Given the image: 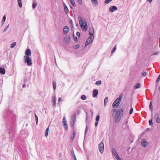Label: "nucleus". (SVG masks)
Listing matches in <instances>:
<instances>
[{"label": "nucleus", "instance_id": "1", "mask_svg": "<svg viewBox=\"0 0 160 160\" xmlns=\"http://www.w3.org/2000/svg\"><path fill=\"white\" fill-rule=\"evenodd\" d=\"M78 19L80 26L82 30L86 31L88 29V26L85 20L80 16L78 17Z\"/></svg>", "mask_w": 160, "mask_h": 160}, {"label": "nucleus", "instance_id": "2", "mask_svg": "<svg viewBox=\"0 0 160 160\" xmlns=\"http://www.w3.org/2000/svg\"><path fill=\"white\" fill-rule=\"evenodd\" d=\"M122 95L121 94L119 95V97L112 104V107L114 108L117 107L120 103L122 98Z\"/></svg>", "mask_w": 160, "mask_h": 160}, {"label": "nucleus", "instance_id": "3", "mask_svg": "<svg viewBox=\"0 0 160 160\" xmlns=\"http://www.w3.org/2000/svg\"><path fill=\"white\" fill-rule=\"evenodd\" d=\"M24 62L27 63L28 65L30 66L32 65V60L29 57L26 56H24Z\"/></svg>", "mask_w": 160, "mask_h": 160}, {"label": "nucleus", "instance_id": "4", "mask_svg": "<svg viewBox=\"0 0 160 160\" xmlns=\"http://www.w3.org/2000/svg\"><path fill=\"white\" fill-rule=\"evenodd\" d=\"M152 119H155L156 122L158 123H160V117L159 114L157 113H155L153 115H152Z\"/></svg>", "mask_w": 160, "mask_h": 160}, {"label": "nucleus", "instance_id": "5", "mask_svg": "<svg viewBox=\"0 0 160 160\" xmlns=\"http://www.w3.org/2000/svg\"><path fill=\"white\" fill-rule=\"evenodd\" d=\"M94 39V36H89L87 40L86 43L85 47H86L89 44L91 43Z\"/></svg>", "mask_w": 160, "mask_h": 160}, {"label": "nucleus", "instance_id": "6", "mask_svg": "<svg viewBox=\"0 0 160 160\" xmlns=\"http://www.w3.org/2000/svg\"><path fill=\"white\" fill-rule=\"evenodd\" d=\"M63 126L64 127L65 130H67L68 128V126L67 124V121H66L65 117H64L62 121Z\"/></svg>", "mask_w": 160, "mask_h": 160}, {"label": "nucleus", "instance_id": "7", "mask_svg": "<svg viewBox=\"0 0 160 160\" xmlns=\"http://www.w3.org/2000/svg\"><path fill=\"white\" fill-rule=\"evenodd\" d=\"M112 152L113 155L115 156V157L118 160H122L119 157L118 153L114 149H112Z\"/></svg>", "mask_w": 160, "mask_h": 160}, {"label": "nucleus", "instance_id": "8", "mask_svg": "<svg viewBox=\"0 0 160 160\" xmlns=\"http://www.w3.org/2000/svg\"><path fill=\"white\" fill-rule=\"evenodd\" d=\"M99 152L101 153H102L103 152L104 148V145L103 142H101L99 144Z\"/></svg>", "mask_w": 160, "mask_h": 160}, {"label": "nucleus", "instance_id": "9", "mask_svg": "<svg viewBox=\"0 0 160 160\" xmlns=\"http://www.w3.org/2000/svg\"><path fill=\"white\" fill-rule=\"evenodd\" d=\"M94 29L92 27L90 28L89 30V36H94Z\"/></svg>", "mask_w": 160, "mask_h": 160}, {"label": "nucleus", "instance_id": "10", "mask_svg": "<svg viewBox=\"0 0 160 160\" xmlns=\"http://www.w3.org/2000/svg\"><path fill=\"white\" fill-rule=\"evenodd\" d=\"M142 145L144 147H146L148 144V142L145 139H143L141 140Z\"/></svg>", "mask_w": 160, "mask_h": 160}, {"label": "nucleus", "instance_id": "11", "mask_svg": "<svg viewBox=\"0 0 160 160\" xmlns=\"http://www.w3.org/2000/svg\"><path fill=\"white\" fill-rule=\"evenodd\" d=\"M117 8L115 6H111L109 8V11L110 12H112L114 11L117 10Z\"/></svg>", "mask_w": 160, "mask_h": 160}, {"label": "nucleus", "instance_id": "12", "mask_svg": "<svg viewBox=\"0 0 160 160\" xmlns=\"http://www.w3.org/2000/svg\"><path fill=\"white\" fill-rule=\"evenodd\" d=\"M121 119V116L117 115H115V122L116 123H118Z\"/></svg>", "mask_w": 160, "mask_h": 160}, {"label": "nucleus", "instance_id": "13", "mask_svg": "<svg viewBox=\"0 0 160 160\" xmlns=\"http://www.w3.org/2000/svg\"><path fill=\"white\" fill-rule=\"evenodd\" d=\"M69 31L68 28L67 26H65L63 29V32L64 34H66Z\"/></svg>", "mask_w": 160, "mask_h": 160}, {"label": "nucleus", "instance_id": "14", "mask_svg": "<svg viewBox=\"0 0 160 160\" xmlns=\"http://www.w3.org/2000/svg\"><path fill=\"white\" fill-rule=\"evenodd\" d=\"M25 53L26 55V56L27 57H29L31 55V52L30 49H29L26 50L25 51Z\"/></svg>", "mask_w": 160, "mask_h": 160}, {"label": "nucleus", "instance_id": "15", "mask_svg": "<svg viewBox=\"0 0 160 160\" xmlns=\"http://www.w3.org/2000/svg\"><path fill=\"white\" fill-rule=\"evenodd\" d=\"M92 96L93 97H95L98 94V91L97 89H94L93 91Z\"/></svg>", "mask_w": 160, "mask_h": 160}, {"label": "nucleus", "instance_id": "16", "mask_svg": "<svg viewBox=\"0 0 160 160\" xmlns=\"http://www.w3.org/2000/svg\"><path fill=\"white\" fill-rule=\"evenodd\" d=\"M5 69L2 68H0V73L4 74L5 73Z\"/></svg>", "mask_w": 160, "mask_h": 160}, {"label": "nucleus", "instance_id": "17", "mask_svg": "<svg viewBox=\"0 0 160 160\" xmlns=\"http://www.w3.org/2000/svg\"><path fill=\"white\" fill-rule=\"evenodd\" d=\"M63 6L64 8V11L65 13L67 14L68 13V10L67 7L66 5L64 3H63Z\"/></svg>", "mask_w": 160, "mask_h": 160}, {"label": "nucleus", "instance_id": "18", "mask_svg": "<svg viewBox=\"0 0 160 160\" xmlns=\"http://www.w3.org/2000/svg\"><path fill=\"white\" fill-rule=\"evenodd\" d=\"M123 111L122 110H121V111H117L116 112V115H119V116H120L121 117L123 114Z\"/></svg>", "mask_w": 160, "mask_h": 160}, {"label": "nucleus", "instance_id": "19", "mask_svg": "<svg viewBox=\"0 0 160 160\" xmlns=\"http://www.w3.org/2000/svg\"><path fill=\"white\" fill-rule=\"evenodd\" d=\"M75 118H74L71 121L70 123V125L72 127H73L75 124Z\"/></svg>", "mask_w": 160, "mask_h": 160}, {"label": "nucleus", "instance_id": "20", "mask_svg": "<svg viewBox=\"0 0 160 160\" xmlns=\"http://www.w3.org/2000/svg\"><path fill=\"white\" fill-rule=\"evenodd\" d=\"M140 87V84L139 83H137L135 84L134 87V88L135 89L139 88Z\"/></svg>", "mask_w": 160, "mask_h": 160}, {"label": "nucleus", "instance_id": "21", "mask_svg": "<svg viewBox=\"0 0 160 160\" xmlns=\"http://www.w3.org/2000/svg\"><path fill=\"white\" fill-rule=\"evenodd\" d=\"M70 37L69 36H66V37H65V38H64V40H65L68 42H69V41H70Z\"/></svg>", "mask_w": 160, "mask_h": 160}, {"label": "nucleus", "instance_id": "22", "mask_svg": "<svg viewBox=\"0 0 160 160\" xmlns=\"http://www.w3.org/2000/svg\"><path fill=\"white\" fill-rule=\"evenodd\" d=\"M71 3L74 7H75L76 6L74 0H69Z\"/></svg>", "mask_w": 160, "mask_h": 160}, {"label": "nucleus", "instance_id": "23", "mask_svg": "<svg viewBox=\"0 0 160 160\" xmlns=\"http://www.w3.org/2000/svg\"><path fill=\"white\" fill-rule=\"evenodd\" d=\"M18 4L19 7L21 8L22 7V0H18Z\"/></svg>", "mask_w": 160, "mask_h": 160}, {"label": "nucleus", "instance_id": "24", "mask_svg": "<svg viewBox=\"0 0 160 160\" xmlns=\"http://www.w3.org/2000/svg\"><path fill=\"white\" fill-rule=\"evenodd\" d=\"M108 98L107 97L105 98V99L104 100V105L105 106H106V105L107 103L108 102Z\"/></svg>", "mask_w": 160, "mask_h": 160}, {"label": "nucleus", "instance_id": "25", "mask_svg": "<svg viewBox=\"0 0 160 160\" xmlns=\"http://www.w3.org/2000/svg\"><path fill=\"white\" fill-rule=\"evenodd\" d=\"M92 3L95 5H98V3L97 0H92Z\"/></svg>", "mask_w": 160, "mask_h": 160}, {"label": "nucleus", "instance_id": "26", "mask_svg": "<svg viewBox=\"0 0 160 160\" xmlns=\"http://www.w3.org/2000/svg\"><path fill=\"white\" fill-rule=\"evenodd\" d=\"M16 44V43L15 42H12L10 48H13L15 46Z\"/></svg>", "mask_w": 160, "mask_h": 160}, {"label": "nucleus", "instance_id": "27", "mask_svg": "<svg viewBox=\"0 0 160 160\" xmlns=\"http://www.w3.org/2000/svg\"><path fill=\"white\" fill-rule=\"evenodd\" d=\"M56 97L55 96H54V97L53 99V106L54 107L56 105Z\"/></svg>", "mask_w": 160, "mask_h": 160}, {"label": "nucleus", "instance_id": "28", "mask_svg": "<svg viewBox=\"0 0 160 160\" xmlns=\"http://www.w3.org/2000/svg\"><path fill=\"white\" fill-rule=\"evenodd\" d=\"M116 49V45H115V47L113 48L112 49V52H111L112 53H111V55H112V53L115 52Z\"/></svg>", "mask_w": 160, "mask_h": 160}, {"label": "nucleus", "instance_id": "29", "mask_svg": "<svg viewBox=\"0 0 160 160\" xmlns=\"http://www.w3.org/2000/svg\"><path fill=\"white\" fill-rule=\"evenodd\" d=\"M53 87L54 89H55L56 87V82L53 81Z\"/></svg>", "mask_w": 160, "mask_h": 160}, {"label": "nucleus", "instance_id": "30", "mask_svg": "<svg viewBox=\"0 0 160 160\" xmlns=\"http://www.w3.org/2000/svg\"><path fill=\"white\" fill-rule=\"evenodd\" d=\"M81 98L82 100H84L86 99V97L85 95H82L81 96Z\"/></svg>", "mask_w": 160, "mask_h": 160}, {"label": "nucleus", "instance_id": "31", "mask_svg": "<svg viewBox=\"0 0 160 160\" xmlns=\"http://www.w3.org/2000/svg\"><path fill=\"white\" fill-rule=\"evenodd\" d=\"M100 115H98L95 118V120H96V121H97V122L99 121V119H100Z\"/></svg>", "mask_w": 160, "mask_h": 160}, {"label": "nucleus", "instance_id": "32", "mask_svg": "<svg viewBox=\"0 0 160 160\" xmlns=\"http://www.w3.org/2000/svg\"><path fill=\"white\" fill-rule=\"evenodd\" d=\"M48 131H49V128H48L46 129V132H45V135L46 137H47L48 135Z\"/></svg>", "mask_w": 160, "mask_h": 160}, {"label": "nucleus", "instance_id": "33", "mask_svg": "<svg viewBox=\"0 0 160 160\" xmlns=\"http://www.w3.org/2000/svg\"><path fill=\"white\" fill-rule=\"evenodd\" d=\"M35 119H36V124L37 125H38V116L36 114H35Z\"/></svg>", "mask_w": 160, "mask_h": 160}, {"label": "nucleus", "instance_id": "34", "mask_svg": "<svg viewBox=\"0 0 160 160\" xmlns=\"http://www.w3.org/2000/svg\"><path fill=\"white\" fill-rule=\"evenodd\" d=\"M96 84L98 85H100L101 84V81H98L96 82Z\"/></svg>", "mask_w": 160, "mask_h": 160}, {"label": "nucleus", "instance_id": "35", "mask_svg": "<svg viewBox=\"0 0 160 160\" xmlns=\"http://www.w3.org/2000/svg\"><path fill=\"white\" fill-rule=\"evenodd\" d=\"M9 24H8V25L5 28H4V30H3V32H5L8 29V28H9Z\"/></svg>", "mask_w": 160, "mask_h": 160}, {"label": "nucleus", "instance_id": "36", "mask_svg": "<svg viewBox=\"0 0 160 160\" xmlns=\"http://www.w3.org/2000/svg\"><path fill=\"white\" fill-rule=\"evenodd\" d=\"M149 108L150 109L151 111H152V104L151 102L150 103Z\"/></svg>", "mask_w": 160, "mask_h": 160}, {"label": "nucleus", "instance_id": "37", "mask_svg": "<svg viewBox=\"0 0 160 160\" xmlns=\"http://www.w3.org/2000/svg\"><path fill=\"white\" fill-rule=\"evenodd\" d=\"M160 79V75H159V76H158V78H157V80H156V84H157H157H158V83H157V82H158L159 80Z\"/></svg>", "mask_w": 160, "mask_h": 160}, {"label": "nucleus", "instance_id": "38", "mask_svg": "<svg viewBox=\"0 0 160 160\" xmlns=\"http://www.w3.org/2000/svg\"><path fill=\"white\" fill-rule=\"evenodd\" d=\"M37 3H33V4H32V8H35L37 6Z\"/></svg>", "mask_w": 160, "mask_h": 160}, {"label": "nucleus", "instance_id": "39", "mask_svg": "<svg viewBox=\"0 0 160 160\" xmlns=\"http://www.w3.org/2000/svg\"><path fill=\"white\" fill-rule=\"evenodd\" d=\"M112 0H105L104 1L105 3L108 4L110 3Z\"/></svg>", "mask_w": 160, "mask_h": 160}, {"label": "nucleus", "instance_id": "40", "mask_svg": "<svg viewBox=\"0 0 160 160\" xmlns=\"http://www.w3.org/2000/svg\"><path fill=\"white\" fill-rule=\"evenodd\" d=\"M149 123L150 125H152L153 124V123L152 122V119H150L149 121Z\"/></svg>", "mask_w": 160, "mask_h": 160}, {"label": "nucleus", "instance_id": "41", "mask_svg": "<svg viewBox=\"0 0 160 160\" xmlns=\"http://www.w3.org/2000/svg\"><path fill=\"white\" fill-rule=\"evenodd\" d=\"M80 47V45L79 44L75 45L74 46V48L75 49H78Z\"/></svg>", "mask_w": 160, "mask_h": 160}, {"label": "nucleus", "instance_id": "42", "mask_svg": "<svg viewBox=\"0 0 160 160\" xmlns=\"http://www.w3.org/2000/svg\"><path fill=\"white\" fill-rule=\"evenodd\" d=\"M133 111V109L132 107H131L129 112V114H132Z\"/></svg>", "mask_w": 160, "mask_h": 160}, {"label": "nucleus", "instance_id": "43", "mask_svg": "<svg viewBox=\"0 0 160 160\" xmlns=\"http://www.w3.org/2000/svg\"><path fill=\"white\" fill-rule=\"evenodd\" d=\"M159 53H160L158 51V52H156L154 53L153 54V55H158L159 54Z\"/></svg>", "mask_w": 160, "mask_h": 160}, {"label": "nucleus", "instance_id": "44", "mask_svg": "<svg viewBox=\"0 0 160 160\" xmlns=\"http://www.w3.org/2000/svg\"><path fill=\"white\" fill-rule=\"evenodd\" d=\"M148 74V73L146 72H143L142 73V75L143 76L145 77Z\"/></svg>", "mask_w": 160, "mask_h": 160}, {"label": "nucleus", "instance_id": "45", "mask_svg": "<svg viewBox=\"0 0 160 160\" xmlns=\"http://www.w3.org/2000/svg\"><path fill=\"white\" fill-rule=\"evenodd\" d=\"M6 19V16L5 15H4L3 17L2 20V21H3V22H4L5 21Z\"/></svg>", "mask_w": 160, "mask_h": 160}, {"label": "nucleus", "instance_id": "46", "mask_svg": "<svg viewBox=\"0 0 160 160\" xmlns=\"http://www.w3.org/2000/svg\"><path fill=\"white\" fill-rule=\"evenodd\" d=\"M88 131V128L87 127H86L85 130V135L86 134Z\"/></svg>", "mask_w": 160, "mask_h": 160}, {"label": "nucleus", "instance_id": "47", "mask_svg": "<svg viewBox=\"0 0 160 160\" xmlns=\"http://www.w3.org/2000/svg\"><path fill=\"white\" fill-rule=\"evenodd\" d=\"M76 34H77V35L78 37H80V34L79 32H77L76 33Z\"/></svg>", "mask_w": 160, "mask_h": 160}, {"label": "nucleus", "instance_id": "48", "mask_svg": "<svg viewBox=\"0 0 160 160\" xmlns=\"http://www.w3.org/2000/svg\"><path fill=\"white\" fill-rule=\"evenodd\" d=\"M78 1L80 4H82V0H78Z\"/></svg>", "mask_w": 160, "mask_h": 160}, {"label": "nucleus", "instance_id": "49", "mask_svg": "<svg viewBox=\"0 0 160 160\" xmlns=\"http://www.w3.org/2000/svg\"><path fill=\"white\" fill-rule=\"evenodd\" d=\"M70 23L71 24L72 26H73V23L72 20L71 19H70Z\"/></svg>", "mask_w": 160, "mask_h": 160}, {"label": "nucleus", "instance_id": "50", "mask_svg": "<svg viewBox=\"0 0 160 160\" xmlns=\"http://www.w3.org/2000/svg\"><path fill=\"white\" fill-rule=\"evenodd\" d=\"M98 122H97L96 121L95 122V127H96L98 125Z\"/></svg>", "mask_w": 160, "mask_h": 160}, {"label": "nucleus", "instance_id": "51", "mask_svg": "<svg viewBox=\"0 0 160 160\" xmlns=\"http://www.w3.org/2000/svg\"><path fill=\"white\" fill-rule=\"evenodd\" d=\"M73 159L74 160H77L74 154Z\"/></svg>", "mask_w": 160, "mask_h": 160}, {"label": "nucleus", "instance_id": "52", "mask_svg": "<svg viewBox=\"0 0 160 160\" xmlns=\"http://www.w3.org/2000/svg\"><path fill=\"white\" fill-rule=\"evenodd\" d=\"M71 153L72 154H73V155H74V151L73 150H72L71 151Z\"/></svg>", "mask_w": 160, "mask_h": 160}, {"label": "nucleus", "instance_id": "53", "mask_svg": "<svg viewBox=\"0 0 160 160\" xmlns=\"http://www.w3.org/2000/svg\"><path fill=\"white\" fill-rule=\"evenodd\" d=\"M147 1L149 2L150 3H151L152 2V0H147Z\"/></svg>", "mask_w": 160, "mask_h": 160}, {"label": "nucleus", "instance_id": "54", "mask_svg": "<svg viewBox=\"0 0 160 160\" xmlns=\"http://www.w3.org/2000/svg\"><path fill=\"white\" fill-rule=\"evenodd\" d=\"M75 41H78V38L77 37H76L75 38Z\"/></svg>", "mask_w": 160, "mask_h": 160}, {"label": "nucleus", "instance_id": "55", "mask_svg": "<svg viewBox=\"0 0 160 160\" xmlns=\"http://www.w3.org/2000/svg\"><path fill=\"white\" fill-rule=\"evenodd\" d=\"M25 87H26V85H25V84H24L23 85V86H22V88H24Z\"/></svg>", "mask_w": 160, "mask_h": 160}, {"label": "nucleus", "instance_id": "56", "mask_svg": "<svg viewBox=\"0 0 160 160\" xmlns=\"http://www.w3.org/2000/svg\"><path fill=\"white\" fill-rule=\"evenodd\" d=\"M58 101L59 102H60V98H59L58 99Z\"/></svg>", "mask_w": 160, "mask_h": 160}, {"label": "nucleus", "instance_id": "57", "mask_svg": "<svg viewBox=\"0 0 160 160\" xmlns=\"http://www.w3.org/2000/svg\"><path fill=\"white\" fill-rule=\"evenodd\" d=\"M4 24V22H3V21H2V25H3Z\"/></svg>", "mask_w": 160, "mask_h": 160}, {"label": "nucleus", "instance_id": "58", "mask_svg": "<svg viewBox=\"0 0 160 160\" xmlns=\"http://www.w3.org/2000/svg\"><path fill=\"white\" fill-rule=\"evenodd\" d=\"M113 112H115V109H113Z\"/></svg>", "mask_w": 160, "mask_h": 160}, {"label": "nucleus", "instance_id": "59", "mask_svg": "<svg viewBox=\"0 0 160 160\" xmlns=\"http://www.w3.org/2000/svg\"><path fill=\"white\" fill-rule=\"evenodd\" d=\"M70 8H71V9H72V6H70Z\"/></svg>", "mask_w": 160, "mask_h": 160}, {"label": "nucleus", "instance_id": "60", "mask_svg": "<svg viewBox=\"0 0 160 160\" xmlns=\"http://www.w3.org/2000/svg\"><path fill=\"white\" fill-rule=\"evenodd\" d=\"M128 122V121H127V122H126V123H127Z\"/></svg>", "mask_w": 160, "mask_h": 160}, {"label": "nucleus", "instance_id": "61", "mask_svg": "<svg viewBox=\"0 0 160 160\" xmlns=\"http://www.w3.org/2000/svg\"><path fill=\"white\" fill-rule=\"evenodd\" d=\"M78 25V24H76V26H77Z\"/></svg>", "mask_w": 160, "mask_h": 160}, {"label": "nucleus", "instance_id": "62", "mask_svg": "<svg viewBox=\"0 0 160 160\" xmlns=\"http://www.w3.org/2000/svg\"><path fill=\"white\" fill-rule=\"evenodd\" d=\"M159 90H160V87H159Z\"/></svg>", "mask_w": 160, "mask_h": 160}]
</instances>
